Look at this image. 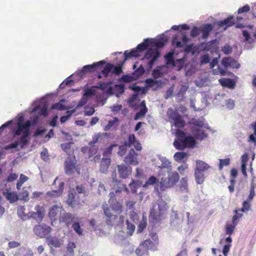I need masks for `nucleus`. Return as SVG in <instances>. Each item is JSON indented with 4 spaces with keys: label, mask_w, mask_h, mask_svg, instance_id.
<instances>
[{
    "label": "nucleus",
    "mask_w": 256,
    "mask_h": 256,
    "mask_svg": "<svg viewBox=\"0 0 256 256\" xmlns=\"http://www.w3.org/2000/svg\"><path fill=\"white\" fill-rule=\"evenodd\" d=\"M175 134L176 138L174 142V146L176 149L183 150L187 148H192L196 144L194 138L190 136H186V133L180 130H176Z\"/></svg>",
    "instance_id": "nucleus-1"
},
{
    "label": "nucleus",
    "mask_w": 256,
    "mask_h": 256,
    "mask_svg": "<svg viewBox=\"0 0 256 256\" xmlns=\"http://www.w3.org/2000/svg\"><path fill=\"white\" fill-rule=\"evenodd\" d=\"M104 214L107 218L106 222L111 226H120L123 224L124 218L120 215L122 209H104Z\"/></svg>",
    "instance_id": "nucleus-2"
},
{
    "label": "nucleus",
    "mask_w": 256,
    "mask_h": 256,
    "mask_svg": "<svg viewBox=\"0 0 256 256\" xmlns=\"http://www.w3.org/2000/svg\"><path fill=\"white\" fill-rule=\"evenodd\" d=\"M179 178L180 176L177 172H172L168 178H162L159 184L155 186L154 190L160 194V191L164 192L166 189L174 186L178 181Z\"/></svg>",
    "instance_id": "nucleus-3"
},
{
    "label": "nucleus",
    "mask_w": 256,
    "mask_h": 256,
    "mask_svg": "<svg viewBox=\"0 0 256 256\" xmlns=\"http://www.w3.org/2000/svg\"><path fill=\"white\" fill-rule=\"evenodd\" d=\"M31 126V122L29 120L26 121L24 124L18 123V128L14 132V136H20L22 132V136L20 138V143L22 147L26 146L28 143L27 138L30 134V128Z\"/></svg>",
    "instance_id": "nucleus-4"
},
{
    "label": "nucleus",
    "mask_w": 256,
    "mask_h": 256,
    "mask_svg": "<svg viewBox=\"0 0 256 256\" xmlns=\"http://www.w3.org/2000/svg\"><path fill=\"white\" fill-rule=\"evenodd\" d=\"M167 115L170 123L179 129L183 128L186 124V122L183 118L182 116L178 113L177 110L168 108L167 112Z\"/></svg>",
    "instance_id": "nucleus-5"
},
{
    "label": "nucleus",
    "mask_w": 256,
    "mask_h": 256,
    "mask_svg": "<svg viewBox=\"0 0 256 256\" xmlns=\"http://www.w3.org/2000/svg\"><path fill=\"white\" fill-rule=\"evenodd\" d=\"M160 56V52L157 49L149 48L144 56V59L148 60L147 70H150L155 62Z\"/></svg>",
    "instance_id": "nucleus-6"
},
{
    "label": "nucleus",
    "mask_w": 256,
    "mask_h": 256,
    "mask_svg": "<svg viewBox=\"0 0 256 256\" xmlns=\"http://www.w3.org/2000/svg\"><path fill=\"white\" fill-rule=\"evenodd\" d=\"M51 230L50 226L44 224L36 225L33 228L34 234L40 238H44L50 232Z\"/></svg>",
    "instance_id": "nucleus-7"
},
{
    "label": "nucleus",
    "mask_w": 256,
    "mask_h": 256,
    "mask_svg": "<svg viewBox=\"0 0 256 256\" xmlns=\"http://www.w3.org/2000/svg\"><path fill=\"white\" fill-rule=\"evenodd\" d=\"M164 209H151L149 218L150 222L156 224L163 218Z\"/></svg>",
    "instance_id": "nucleus-8"
},
{
    "label": "nucleus",
    "mask_w": 256,
    "mask_h": 256,
    "mask_svg": "<svg viewBox=\"0 0 256 256\" xmlns=\"http://www.w3.org/2000/svg\"><path fill=\"white\" fill-rule=\"evenodd\" d=\"M65 172L67 175L72 174L74 171L80 174V170L79 168L76 166L75 163L70 158L66 159L64 162Z\"/></svg>",
    "instance_id": "nucleus-9"
},
{
    "label": "nucleus",
    "mask_w": 256,
    "mask_h": 256,
    "mask_svg": "<svg viewBox=\"0 0 256 256\" xmlns=\"http://www.w3.org/2000/svg\"><path fill=\"white\" fill-rule=\"evenodd\" d=\"M80 198L78 196H76L74 190L73 189L68 192V198L66 201L68 206L72 208L80 204Z\"/></svg>",
    "instance_id": "nucleus-10"
},
{
    "label": "nucleus",
    "mask_w": 256,
    "mask_h": 256,
    "mask_svg": "<svg viewBox=\"0 0 256 256\" xmlns=\"http://www.w3.org/2000/svg\"><path fill=\"white\" fill-rule=\"evenodd\" d=\"M118 171L120 178H126L132 174V168L128 165L122 164L118 166Z\"/></svg>",
    "instance_id": "nucleus-11"
},
{
    "label": "nucleus",
    "mask_w": 256,
    "mask_h": 256,
    "mask_svg": "<svg viewBox=\"0 0 256 256\" xmlns=\"http://www.w3.org/2000/svg\"><path fill=\"white\" fill-rule=\"evenodd\" d=\"M137 156L138 154L133 148H132L130 150L128 154L126 156L124 162L136 166L138 164Z\"/></svg>",
    "instance_id": "nucleus-12"
},
{
    "label": "nucleus",
    "mask_w": 256,
    "mask_h": 256,
    "mask_svg": "<svg viewBox=\"0 0 256 256\" xmlns=\"http://www.w3.org/2000/svg\"><path fill=\"white\" fill-rule=\"evenodd\" d=\"M222 64L225 68H238L240 67V64L237 61L231 57L224 58L222 60Z\"/></svg>",
    "instance_id": "nucleus-13"
},
{
    "label": "nucleus",
    "mask_w": 256,
    "mask_h": 256,
    "mask_svg": "<svg viewBox=\"0 0 256 256\" xmlns=\"http://www.w3.org/2000/svg\"><path fill=\"white\" fill-rule=\"evenodd\" d=\"M125 144L130 148L132 145L137 150H140L142 149L141 144L136 140L134 134H130L128 140L125 141Z\"/></svg>",
    "instance_id": "nucleus-14"
},
{
    "label": "nucleus",
    "mask_w": 256,
    "mask_h": 256,
    "mask_svg": "<svg viewBox=\"0 0 256 256\" xmlns=\"http://www.w3.org/2000/svg\"><path fill=\"white\" fill-rule=\"evenodd\" d=\"M105 60H101L98 62L94 63L92 64H88L84 66L82 68L80 72V74H86L88 72H94L95 68L99 66H101L102 64H105Z\"/></svg>",
    "instance_id": "nucleus-15"
},
{
    "label": "nucleus",
    "mask_w": 256,
    "mask_h": 256,
    "mask_svg": "<svg viewBox=\"0 0 256 256\" xmlns=\"http://www.w3.org/2000/svg\"><path fill=\"white\" fill-rule=\"evenodd\" d=\"M46 242L47 244L51 248H60L64 242L62 239L52 236L48 237Z\"/></svg>",
    "instance_id": "nucleus-16"
},
{
    "label": "nucleus",
    "mask_w": 256,
    "mask_h": 256,
    "mask_svg": "<svg viewBox=\"0 0 256 256\" xmlns=\"http://www.w3.org/2000/svg\"><path fill=\"white\" fill-rule=\"evenodd\" d=\"M61 218L62 222L66 223L68 227L76 222L78 219L74 214L65 212L62 214Z\"/></svg>",
    "instance_id": "nucleus-17"
},
{
    "label": "nucleus",
    "mask_w": 256,
    "mask_h": 256,
    "mask_svg": "<svg viewBox=\"0 0 256 256\" xmlns=\"http://www.w3.org/2000/svg\"><path fill=\"white\" fill-rule=\"evenodd\" d=\"M3 195L10 203L15 202L18 200L17 194L16 192H10L8 189H6L3 192Z\"/></svg>",
    "instance_id": "nucleus-18"
},
{
    "label": "nucleus",
    "mask_w": 256,
    "mask_h": 256,
    "mask_svg": "<svg viewBox=\"0 0 256 256\" xmlns=\"http://www.w3.org/2000/svg\"><path fill=\"white\" fill-rule=\"evenodd\" d=\"M250 209H235L234 210V216L232 218V221L238 224L242 216V213L246 214Z\"/></svg>",
    "instance_id": "nucleus-19"
},
{
    "label": "nucleus",
    "mask_w": 256,
    "mask_h": 256,
    "mask_svg": "<svg viewBox=\"0 0 256 256\" xmlns=\"http://www.w3.org/2000/svg\"><path fill=\"white\" fill-rule=\"evenodd\" d=\"M213 28L214 26L211 24L202 25L200 27V31L202 32V38L203 39H206L209 36L210 32Z\"/></svg>",
    "instance_id": "nucleus-20"
},
{
    "label": "nucleus",
    "mask_w": 256,
    "mask_h": 256,
    "mask_svg": "<svg viewBox=\"0 0 256 256\" xmlns=\"http://www.w3.org/2000/svg\"><path fill=\"white\" fill-rule=\"evenodd\" d=\"M218 82L222 86L230 89L234 88L236 86V82L232 79L221 78L219 79Z\"/></svg>",
    "instance_id": "nucleus-21"
},
{
    "label": "nucleus",
    "mask_w": 256,
    "mask_h": 256,
    "mask_svg": "<svg viewBox=\"0 0 256 256\" xmlns=\"http://www.w3.org/2000/svg\"><path fill=\"white\" fill-rule=\"evenodd\" d=\"M111 160L110 158H102L100 162V172L106 174L110 164Z\"/></svg>",
    "instance_id": "nucleus-22"
},
{
    "label": "nucleus",
    "mask_w": 256,
    "mask_h": 256,
    "mask_svg": "<svg viewBox=\"0 0 256 256\" xmlns=\"http://www.w3.org/2000/svg\"><path fill=\"white\" fill-rule=\"evenodd\" d=\"M109 196L108 204L110 208H122L121 203L117 201L114 192H110Z\"/></svg>",
    "instance_id": "nucleus-23"
},
{
    "label": "nucleus",
    "mask_w": 256,
    "mask_h": 256,
    "mask_svg": "<svg viewBox=\"0 0 256 256\" xmlns=\"http://www.w3.org/2000/svg\"><path fill=\"white\" fill-rule=\"evenodd\" d=\"M64 183L60 184L58 189L56 190H52L48 192L46 195L50 197H58L61 196L64 191Z\"/></svg>",
    "instance_id": "nucleus-24"
},
{
    "label": "nucleus",
    "mask_w": 256,
    "mask_h": 256,
    "mask_svg": "<svg viewBox=\"0 0 256 256\" xmlns=\"http://www.w3.org/2000/svg\"><path fill=\"white\" fill-rule=\"evenodd\" d=\"M207 45L208 44L204 42H201L198 45H194L193 44L192 54H194L196 53L198 54L201 51L208 50L207 48Z\"/></svg>",
    "instance_id": "nucleus-25"
},
{
    "label": "nucleus",
    "mask_w": 256,
    "mask_h": 256,
    "mask_svg": "<svg viewBox=\"0 0 256 256\" xmlns=\"http://www.w3.org/2000/svg\"><path fill=\"white\" fill-rule=\"evenodd\" d=\"M235 24L233 16H230L228 18L218 22L219 27L226 26V27L231 26Z\"/></svg>",
    "instance_id": "nucleus-26"
},
{
    "label": "nucleus",
    "mask_w": 256,
    "mask_h": 256,
    "mask_svg": "<svg viewBox=\"0 0 256 256\" xmlns=\"http://www.w3.org/2000/svg\"><path fill=\"white\" fill-rule=\"evenodd\" d=\"M210 168V166L204 162L200 160H196V167L194 170L204 172L208 170Z\"/></svg>",
    "instance_id": "nucleus-27"
},
{
    "label": "nucleus",
    "mask_w": 256,
    "mask_h": 256,
    "mask_svg": "<svg viewBox=\"0 0 256 256\" xmlns=\"http://www.w3.org/2000/svg\"><path fill=\"white\" fill-rule=\"evenodd\" d=\"M36 212H30V216L34 220H36L37 222H40L44 216V212L41 210L42 209H36Z\"/></svg>",
    "instance_id": "nucleus-28"
},
{
    "label": "nucleus",
    "mask_w": 256,
    "mask_h": 256,
    "mask_svg": "<svg viewBox=\"0 0 256 256\" xmlns=\"http://www.w3.org/2000/svg\"><path fill=\"white\" fill-rule=\"evenodd\" d=\"M30 214L29 209H18V216L24 220L29 219L30 218Z\"/></svg>",
    "instance_id": "nucleus-29"
},
{
    "label": "nucleus",
    "mask_w": 256,
    "mask_h": 256,
    "mask_svg": "<svg viewBox=\"0 0 256 256\" xmlns=\"http://www.w3.org/2000/svg\"><path fill=\"white\" fill-rule=\"evenodd\" d=\"M166 42V40L164 39V38H160L158 40H150V46H155L156 48L163 47L165 45Z\"/></svg>",
    "instance_id": "nucleus-30"
},
{
    "label": "nucleus",
    "mask_w": 256,
    "mask_h": 256,
    "mask_svg": "<svg viewBox=\"0 0 256 256\" xmlns=\"http://www.w3.org/2000/svg\"><path fill=\"white\" fill-rule=\"evenodd\" d=\"M237 224L234 222L232 221V222H226L225 225L226 234L229 236L232 234Z\"/></svg>",
    "instance_id": "nucleus-31"
},
{
    "label": "nucleus",
    "mask_w": 256,
    "mask_h": 256,
    "mask_svg": "<svg viewBox=\"0 0 256 256\" xmlns=\"http://www.w3.org/2000/svg\"><path fill=\"white\" fill-rule=\"evenodd\" d=\"M124 61L126 60L127 59L132 58H138L140 55L138 50L132 49L130 52H128V50H126L124 52Z\"/></svg>",
    "instance_id": "nucleus-32"
},
{
    "label": "nucleus",
    "mask_w": 256,
    "mask_h": 256,
    "mask_svg": "<svg viewBox=\"0 0 256 256\" xmlns=\"http://www.w3.org/2000/svg\"><path fill=\"white\" fill-rule=\"evenodd\" d=\"M76 247V244L74 242H70L67 244L66 248V251L64 254V256H74V249Z\"/></svg>",
    "instance_id": "nucleus-33"
},
{
    "label": "nucleus",
    "mask_w": 256,
    "mask_h": 256,
    "mask_svg": "<svg viewBox=\"0 0 256 256\" xmlns=\"http://www.w3.org/2000/svg\"><path fill=\"white\" fill-rule=\"evenodd\" d=\"M192 132L196 138L198 140H202L207 137V134L204 130L199 128H196L192 130Z\"/></svg>",
    "instance_id": "nucleus-34"
},
{
    "label": "nucleus",
    "mask_w": 256,
    "mask_h": 256,
    "mask_svg": "<svg viewBox=\"0 0 256 256\" xmlns=\"http://www.w3.org/2000/svg\"><path fill=\"white\" fill-rule=\"evenodd\" d=\"M194 178L198 184H202L205 179L203 172L194 170Z\"/></svg>",
    "instance_id": "nucleus-35"
},
{
    "label": "nucleus",
    "mask_w": 256,
    "mask_h": 256,
    "mask_svg": "<svg viewBox=\"0 0 256 256\" xmlns=\"http://www.w3.org/2000/svg\"><path fill=\"white\" fill-rule=\"evenodd\" d=\"M138 64V62H136L133 65V69L135 70L132 73V74L136 76V78H138L142 76L144 72V69L142 65H140L138 68H136V65Z\"/></svg>",
    "instance_id": "nucleus-36"
},
{
    "label": "nucleus",
    "mask_w": 256,
    "mask_h": 256,
    "mask_svg": "<svg viewBox=\"0 0 256 256\" xmlns=\"http://www.w3.org/2000/svg\"><path fill=\"white\" fill-rule=\"evenodd\" d=\"M147 226V219L144 215H142V220L140 222L138 228H137V233L142 232L143 230L146 228Z\"/></svg>",
    "instance_id": "nucleus-37"
},
{
    "label": "nucleus",
    "mask_w": 256,
    "mask_h": 256,
    "mask_svg": "<svg viewBox=\"0 0 256 256\" xmlns=\"http://www.w3.org/2000/svg\"><path fill=\"white\" fill-rule=\"evenodd\" d=\"M179 188L182 192H188V178L185 177L181 179L179 184Z\"/></svg>",
    "instance_id": "nucleus-38"
},
{
    "label": "nucleus",
    "mask_w": 256,
    "mask_h": 256,
    "mask_svg": "<svg viewBox=\"0 0 256 256\" xmlns=\"http://www.w3.org/2000/svg\"><path fill=\"white\" fill-rule=\"evenodd\" d=\"M149 46H150V40L146 39L144 42H142L138 45L136 49L138 50V52L146 50Z\"/></svg>",
    "instance_id": "nucleus-39"
},
{
    "label": "nucleus",
    "mask_w": 256,
    "mask_h": 256,
    "mask_svg": "<svg viewBox=\"0 0 256 256\" xmlns=\"http://www.w3.org/2000/svg\"><path fill=\"white\" fill-rule=\"evenodd\" d=\"M94 88H98L104 91L107 90H108V91H111L112 89V87L110 86V84L105 82H99L98 83L96 86H94Z\"/></svg>",
    "instance_id": "nucleus-40"
},
{
    "label": "nucleus",
    "mask_w": 256,
    "mask_h": 256,
    "mask_svg": "<svg viewBox=\"0 0 256 256\" xmlns=\"http://www.w3.org/2000/svg\"><path fill=\"white\" fill-rule=\"evenodd\" d=\"M61 214V212L59 214L58 209H50L48 212L50 218L54 220H56L57 218L60 217Z\"/></svg>",
    "instance_id": "nucleus-41"
},
{
    "label": "nucleus",
    "mask_w": 256,
    "mask_h": 256,
    "mask_svg": "<svg viewBox=\"0 0 256 256\" xmlns=\"http://www.w3.org/2000/svg\"><path fill=\"white\" fill-rule=\"evenodd\" d=\"M250 126V128L254 130V134L250 135L248 141H251L254 144H256V122H252Z\"/></svg>",
    "instance_id": "nucleus-42"
},
{
    "label": "nucleus",
    "mask_w": 256,
    "mask_h": 256,
    "mask_svg": "<svg viewBox=\"0 0 256 256\" xmlns=\"http://www.w3.org/2000/svg\"><path fill=\"white\" fill-rule=\"evenodd\" d=\"M250 126V128L254 130V134L250 135L248 141H251L254 144H256V122H252Z\"/></svg>",
    "instance_id": "nucleus-43"
},
{
    "label": "nucleus",
    "mask_w": 256,
    "mask_h": 256,
    "mask_svg": "<svg viewBox=\"0 0 256 256\" xmlns=\"http://www.w3.org/2000/svg\"><path fill=\"white\" fill-rule=\"evenodd\" d=\"M113 68V64L108 63L104 66V68L102 70V73L104 77L106 78L108 76L110 72H112Z\"/></svg>",
    "instance_id": "nucleus-44"
},
{
    "label": "nucleus",
    "mask_w": 256,
    "mask_h": 256,
    "mask_svg": "<svg viewBox=\"0 0 256 256\" xmlns=\"http://www.w3.org/2000/svg\"><path fill=\"white\" fill-rule=\"evenodd\" d=\"M142 245L144 246V248H146V250L147 252L148 250H154L155 249V245L154 243L150 240H146L142 244Z\"/></svg>",
    "instance_id": "nucleus-45"
},
{
    "label": "nucleus",
    "mask_w": 256,
    "mask_h": 256,
    "mask_svg": "<svg viewBox=\"0 0 256 256\" xmlns=\"http://www.w3.org/2000/svg\"><path fill=\"white\" fill-rule=\"evenodd\" d=\"M72 228L78 236L83 235V230L80 226V223L77 220L72 224Z\"/></svg>",
    "instance_id": "nucleus-46"
},
{
    "label": "nucleus",
    "mask_w": 256,
    "mask_h": 256,
    "mask_svg": "<svg viewBox=\"0 0 256 256\" xmlns=\"http://www.w3.org/2000/svg\"><path fill=\"white\" fill-rule=\"evenodd\" d=\"M158 182V179L154 176H151L142 185V187L144 188H147L150 186L154 185Z\"/></svg>",
    "instance_id": "nucleus-47"
},
{
    "label": "nucleus",
    "mask_w": 256,
    "mask_h": 256,
    "mask_svg": "<svg viewBox=\"0 0 256 256\" xmlns=\"http://www.w3.org/2000/svg\"><path fill=\"white\" fill-rule=\"evenodd\" d=\"M148 112V108L146 106H144V107L142 108L138 112L135 116H134V120H138L140 117H144L146 113Z\"/></svg>",
    "instance_id": "nucleus-48"
},
{
    "label": "nucleus",
    "mask_w": 256,
    "mask_h": 256,
    "mask_svg": "<svg viewBox=\"0 0 256 256\" xmlns=\"http://www.w3.org/2000/svg\"><path fill=\"white\" fill-rule=\"evenodd\" d=\"M128 234L130 236L132 235V233L135 230L136 226L134 224L132 223L130 220H126Z\"/></svg>",
    "instance_id": "nucleus-49"
},
{
    "label": "nucleus",
    "mask_w": 256,
    "mask_h": 256,
    "mask_svg": "<svg viewBox=\"0 0 256 256\" xmlns=\"http://www.w3.org/2000/svg\"><path fill=\"white\" fill-rule=\"evenodd\" d=\"M94 86H92L90 88H86L84 90V95L86 96V98H89L90 97L94 96L96 94V92L94 90Z\"/></svg>",
    "instance_id": "nucleus-50"
},
{
    "label": "nucleus",
    "mask_w": 256,
    "mask_h": 256,
    "mask_svg": "<svg viewBox=\"0 0 256 256\" xmlns=\"http://www.w3.org/2000/svg\"><path fill=\"white\" fill-rule=\"evenodd\" d=\"M186 156L184 152H176L174 154V159L176 161L180 162Z\"/></svg>",
    "instance_id": "nucleus-51"
},
{
    "label": "nucleus",
    "mask_w": 256,
    "mask_h": 256,
    "mask_svg": "<svg viewBox=\"0 0 256 256\" xmlns=\"http://www.w3.org/2000/svg\"><path fill=\"white\" fill-rule=\"evenodd\" d=\"M165 58L166 60L167 64H172L173 66H176V62L174 60L173 54L168 52L165 56Z\"/></svg>",
    "instance_id": "nucleus-52"
},
{
    "label": "nucleus",
    "mask_w": 256,
    "mask_h": 256,
    "mask_svg": "<svg viewBox=\"0 0 256 256\" xmlns=\"http://www.w3.org/2000/svg\"><path fill=\"white\" fill-rule=\"evenodd\" d=\"M135 177L136 178H140L142 179H146V176L144 174L142 169L140 168H136L135 174Z\"/></svg>",
    "instance_id": "nucleus-53"
},
{
    "label": "nucleus",
    "mask_w": 256,
    "mask_h": 256,
    "mask_svg": "<svg viewBox=\"0 0 256 256\" xmlns=\"http://www.w3.org/2000/svg\"><path fill=\"white\" fill-rule=\"evenodd\" d=\"M118 121L117 118H114L113 120L108 121V124L104 126V130L108 131Z\"/></svg>",
    "instance_id": "nucleus-54"
},
{
    "label": "nucleus",
    "mask_w": 256,
    "mask_h": 256,
    "mask_svg": "<svg viewBox=\"0 0 256 256\" xmlns=\"http://www.w3.org/2000/svg\"><path fill=\"white\" fill-rule=\"evenodd\" d=\"M123 62L121 64H119L117 66H114L112 70V73L116 76L120 75L121 73L122 72V65Z\"/></svg>",
    "instance_id": "nucleus-55"
},
{
    "label": "nucleus",
    "mask_w": 256,
    "mask_h": 256,
    "mask_svg": "<svg viewBox=\"0 0 256 256\" xmlns=\"http://www.w3.org/2000/svg\"><path fill=\"white\" fill-rule=\"evenodd\" d=\"M147 252L146 250V248H144L142 244H140L138 248L136 250V254L138 256H143Z\"/></svg>",
    "instance_id": "nucleus-56"
},
{
    "label": "nucleus",
    "mask_w": 256,
    "mask_h": 256,
    "mask_svg": "<svg viewBox=\"0 0 256 256\" xmlns=\"http://www.w3.org/2000/svg\"><path fill=\"white\" fill-rule=\"evenodd\" d=\"M230 159L229 158L225 159H220L218 168L220 170H222L224 166H227L230 164Z\"/></svg>",
    "instance_id": "nucleus-57"
},
{
    "label": "nucleus",
    "mask_w": 256,
    "mask_h": 256,
    "mask_svg": "<svg viewBox=\"0 0 256 256\" xmlns=\"http://www.w3.org/2000/svg\"><path fill=\"white\" fill-rule=\"evenodd\" d=\"M74 110H68L66 113V115L62 116L60 118V121L62 124L66 122L70 118L71 115L74 112Z\"/></svg>",
    "instance_id": "nucleus-58"
},
{
    "label": "nucleus",
    "mask_w": 256,
    "mask_h": 256,
    "mask_svg": "<svg viewBox=\"0 0 256 256\" xmlns=\"http://www.w3.org/2000/svg\"><path fill=\"white\" fill-rule=\"evenodd\" d=\"M117 145L112 144H111L108 148L104 150L103 151V156H109L112 154L114 147L116 146Z\"/></svg>",
    "instance_id": "nucleus-59"
},
{
    "label": "nucleus",
    "mask_w": 256,
    "mask_h": 256,
    "mask_svg": "<svg viewBox=\"0 0 256 256\" xmlns=\"http://www.w3.org/2000/svg\"><path fill=\"white\" fill-rule=\"evenodd\" d=\"M145 82L146 86L148 88H152L158 84V82L157 80H154L152 78H147Z\"/></svg>",
    "instance_id": "nucleus-60"
},
{
    "label": "nucleus",
    "mask_w": 256,
    "mask_h": 256,
    "mask_svg": "<svg viewBox=\"0 0 256 256\" xmlns=\"http://www.w3.org/2000/svg\"><path fill=\"white\" fill-rule=\"evenodd\" d=\"M95 112V110L93 107L92 106H86L85 110L84 112V116H91Z\"/></svg>",
    "instance_id": "nucleus-61"
},
{
    "label": "nucleus",
    "mask_w": 256,
    "mask_h": 256,
    "mask_svg": "<svg viewBox=\"0 0 256 256\" xmlns=\"http://www.w3.org/2000/svg\"><path fill=\"white\" fill-rule=\"evenodd\" d=\"M76 190L78 194H85L86 193V188L84 184L76 185Z\"/></svg>",
    "instance_id": "nucleus-62"
},
{
    "label": "nucleus",
    "mask_w": 256,
    "mask_h": 256,
    "mask_svg": "<svg viewBox=\"0 0 256 256\" xmlns=\"http://www.w3.org/2000/svg\"><path fill=\"white\" fill-rule=\"evenodd\" d=\"M73 144V142H66L61 144L62 148L66 153L70 152V150L71 148L72 144Z\"/></svg>",
    "instance_id": "nucleus-63"
},
{
    "label": "nucleus",
    "mask_w": 256,
    "mask_h": 256,
    "mask_svg": "<svg viewBox=\"0 0 256 256\" xmlns=\"http://www.w3.org/2000/svg\"><path fill=\"white\" fill-rule=\"evenodd\" d=\"M210 56L208 54L202 56L200 58V63L201 64H208L210 62Z\"/></svg>",
    "instance_id": "nucleus-64"
}]
</instances>
